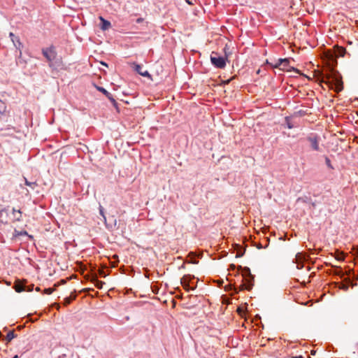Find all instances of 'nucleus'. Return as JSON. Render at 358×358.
<instances>
[{
  "label": "nucleus",
  "mask_w": 358,
  "mask_h": 358,
  "mask_svg": "<svg viewBox=\"0 0 358 358\" xmlns=\"http://www.w3.org/2000/svg\"><path fill=\"white\" fill-rule=\"evenodd\" d=\"M327 80H322L325 84L328 85L329 88L334 90L336 92H339L343 90V83L338 79H330L329 78H327Z\"/></svg>",
  "instance_id": "f257e3e1"
},
{
  "label": "nucleus",
  "mask_w": 358,
  "mask_h": 358,
  "mask_svg": "<svg viewBox=\"0 0 358 358\" xmlns=\"http://www.w3.org/2000/svg\"><path fill=\"white\" fill-rule=\"evenodd\" d=\"M42 53L46 59L50 62V66H52V61L56 58L57 52L54 46L43 48Z\"/></svg>",
  "instance_id": "f03ea898"
},
{
  "label": "nucleus",
  "mask_w": 358,
  "mask_h": 358,
  "mask_svg": "<svg viewBox=\"0 0 358 358\" xmlns=\"http://www.w3.org/2000/svg\"><path fill=\"white\" fill-rule=\"evenodd\" d=\"M210 61L215 67L219 69H223L226 66L225 59L223 57L217 56L215 52L210 55Z\"/></svg>",
  "instance_id": "7ed1b4c3"
},
{
  "label": "nucleus",
  "mask_w": 358,
  "mask_h": 358,
  "mask_svg": "<svg viewBox=\"0 0 358 358\" xmlns=\"http://www.w3.org/2000/svg\"><path fill=\"white\" fill-rule=\"evenodd\" d=\"M307 140L310 143V146L313 150L319 151L320 150V137L317 135H310L307 138Z\"/></svg>",
  "instance_id": "20e7f679"
},
{
  "label": "nucleus",
  "mask_w": 358,
  "mask_h": 358,
  "mask_svg": "<svg viewBox=\"0 0 358 358\" xmlns=\"http://www.w3.org/2000/svg\"><path fill=\"white\" fill-rule=\"evenodd\" d=\"M289 60L288 59H279L277 62L273 65V68H279L282 71H289Z\"/></svg>",
  "instance_id": "39448f33"
},
{
  "label": "nucleus",
  "mask_w": 358,
  "mask_h": 358,
  "mask_svg": "<svg viewBox=\"0 0 358 358\" xmlns=\"http://www.w3.org/2000/svg\"><path fill=\"white\" fill-rule=\"evenodd\" d=\"M97 90L102 92L103 94H105L110 100V101L113 103V104L116 106L117 105V102L115 101V100L113 99V97L112 96L111 94L109 93L106 89H104L103 87H96Z\"/></svg>",
  "instance_id": "423d86ee"
},
{
  "label": "nucleus",
  "mask_w": 358,
  "mask_h": 358,
  "mask_svg": "<svg viewBox=\"0 0 358 358\" xmlns=\"http://www.w3.org/2000/svg\"><path fill=\"white\" fill-rule=\"evenodd\" d=\"M9 36L12 41V42L13 43L14 45L15 46L16 48L17 49H20L21 46H22V43L19 39L18 37H16L13 33L10 32L9 34Z\"/></svg>",
  "instance_id": "0eeeda50"
},
{
  "label": "nucleus",
  "mask_w": 358,
  "mask_h": 358,
  "mask_svg": "<svg viewBox=\"0 0 358 358\" xmlns=\"http://www.w3.org/2000/svg\"><path fill=\"white\" fill-rule=\"evenodd\" d=\"M99 20L101 22V29L103 31L108 30L110 27V26H111L110 22L109 21L105 20L102 16L99 17Z\"/></svg>",
  "instance_id": "6e6552de"
},
{
  "label": "nucleus",
  "mask_w": 358,
  "mask_h": 358,
  "mask_svg": "<svg viewBox=\"0 0 358 358\" xmlns=\"http://www.w3.org/2000/svg\"><path fill=\"white\" fill-rule=\"evenodd\" d=\"M142 69V66L139 64H135V70L142 76L150 78V75L147 70H144V71H140V69Z\"/></svg>",
  "instance_id": "1a4fd4ad"
},
{
  "label": "nucleus",
  "mask_w": 358,
  "mask_h": 358,
  "mask_svg": "<svg viewBox=\"0 0 358 358\" xmlns=\"http://www.w3.org/2000/svg\"><path fill=\"white\" fill-rule=\"evenodd\" d=\"M7 216L8 213L6 208H3L0 210V222L6 223L7 222Z\"/></svg>",
  "instance_id": "9d476101"
},
{
  "label": "nucleus",
  "mask_w": 358,
  "mask_h": 358,
  "mask_svg": "<svg viewBox=\"0 0 358 358\" xmlns=\"http://www.w3.org/2000/svg\"><path fill=\"white\" fill-rule=\"evenodd\" d=\"M26 286L24 285L19 280L16 281L14 288L17 292H21L23 291H26Z\"/></svg>",
  "instance_id": "9b49d317"
},
{
  "label": "nucleus",
  "mask_w": 358,
  "mask_h": 358,
  "mask_svg": "<svg viewBox=\"0 0 358 358\" xmlns=\"http://www.w3.org/2000/svg\"><path fill=\"white\" fill-rule=\"evenodd\" d=\"M13 214L15 221L20 222L22 220V212L20 210H16V209L13 208Z\"/></svg>",
  "instance_id": "f8f14e48"
},
{
  "label": "nucleus",
  "mask_w": 358,
  "mask_h": 358,
  "mask_svg": "<svg viewBox=\"0 0 358 358\" xmlns=\"http://www.w3.org/2000/svg\"><path fill=\"white\" fill-rule=\"evenodd\" d=\"M241 289H248V290H250L251 289L252 287V284L251 282V280H246V282L243 285H242L241 286Z\"/></svg>",
  "instance_id": "ddd939ff"
},
{
  "label": "nucleus",
  "mask_w": 358,
  "mask_h": 358,
  "mask_svg": "<svg viewBox=\"0 0 358 358\" xmlns=\"http://www.w3.org/2000/svg\"><path fill=\"white\" fill-rule=\"evenodd\" d=\"M6 112V103L0 100V114L3 115Z\"/></svg>",
  "instance_id": "4468645a"
},
{
  "label": "nucleus",
  "mask_w": 358,
  "mask_h": 358,
  "mask_svg": "<svg viewBox=\"0 0 358 358\" xmlns=\"http://www.w3.org/2000/svg\"><path fill=\"white\" fill-rule=\"evenodd\" d=\"M24 182L25 185L30 187L32 189H34L37 186V183L36 182H29L26 178H24Z\"/></svg>",
  "instance_id": "2eb2a0df"
},
{
  "label": "nucleus",
  "mask_w": 358,
  "mask_h": 358,
  "mask_svg": "<svg viewBox=\"0 0 358 358\" xmlns=\"http://www.w3.org/2000/svg\"><path fill=\"white\" fill-rule=\"evenodd\" d=\"M15 337V334H14V331H10L8 333L6 336V340L8 342H10L11 340H13Z\"/></svg>",
  "instance_id": "dca6fc26"
},
{
  "label": "nucleus",
  "mask_w": 358,
  "mask_h": 358,
  "mask_svg": "<svg viewBox=\"0 0 358 358\" xmlns=\"http://www.w3.org/2000/svg\"><path fill=\"white\" fill-rule=\"evenodd\" d=\"M14 235H15V236H19L28 235V234L26 231H18L17 230H15Z\"/></svg>",
  "instance_id": "f3484780"
},
{
  "label": "nucleus",
  "mask_w": 358,
  "mask_h": 358,
  "mask_svg": "<svg viewBox=\"0 0 358 358\" xmlns=\"http://www.w3.org/2000/svg\"><path fill=\"white\" fill-rule=\"evenodd\" d=\"M325 163L328 168H329L330 169H334L331 160L327 157H325Z\"/></svg>",
  "instance_id": "a211bd4d"
},
{
  "label": "nucleus",
  "mask_w": 358,
  "mask_h": 358,
  "mask_svg": "<svg viewBox=\"0 0 358 358\" xmlns=\"http://www.w3.org/2000/svg\"><path fill=\"white\" fill-rule=\"evenodd\" d=\"M181 283L182 285L184 286V287H186L187 285V280H186V278L185 277H183L182 279H181Z\"/></svg>",
  "instance_id": "6ab92c4d"
},
{
  "label": "nucleus",
  "mask_w": 358,
  "mask_h": 358,
  "mask_svg": "<svg viewBox=\"0 0 358 358\" xmlns=\"http://www.w3.org/2000/svg\"><path fill=\"white\" fill-rule=\"evenodd\" d=\"M44 292H45V294H52V293L53 289H51V288H48V289H45Z\"/></svg>",
  "instance_id": "aec40b11"
},
{
  "label": "nucleus",
  "mask_w": 358,
  "mask_h": 358,
  "mask_svg": "<svg viewBox=\"0 0 358 358\" xmlns=\"http://www.w3.org/2000/svg\"><path fill=\"white\" fill-rule=\"evenodd\" d=\"M103 284V282H101V281H97L96 282V287L99 288V289H101L102 288V285Z\"/></svg>",
  "instance_id": "412c9836"
},
{
  "label": "nucleus",
  "mask_w": 358,
  "mask_h": 358,
  "mask_svg": "<svg viewBox=\"0 0 358 358\" xmlns=\"http://www.w3.org/2000/svg\"><path fill=\"white\" fill-rule=\"evenodd\" d=\"M72 301V299L71 298H66L64 299V301H65V304H69L71 303V301Z\"/></svg>",
  "instance_id": "4be33fe9"
},
{
  "label": "nucleus",
  "mask_w": 358,
  "mask_h": 358,
  "mask_svg": "<svg viewBox=\"0 0 358 358\" xmlns=\"http://www.w3.org/2000/svg\"><path fill=\"white\" fill-rule=\"evenodd\" d=\"M99 210H100V214L103 216L104 220H106V217H105L104 213H103V208L101 206Z\"/></svg>",
  "instance_id": "5701e85b"
},
{
  "label": "nucleus",
  "mask_w": 358,
  "mask_h": 358,
  "mask_svg": "<svg viewBox=\"0 0 358 358\" xmlns=\"http://www.w3.org/2000/svg\"><path fill=\"white\" fill-rule=\"evenodd\" d=\"M287 127L289 129H292L294 127L293 124H291L290 122H287Z\"/></svg>",
  "instance_id": "b1692460"
},
{
  "label": "nucleus",
  "mask_w": 358,
  "mask_h": 358,
  "mask_svg": "<svg viewBox=\"0 0 358 358\" xmlns=\"http://www.w3.org/2000/svg\"><path fill=\"white\" fill-rule=\"evenodd\" d=\"M336 259L338 260V261H342L343 259V258L341 256V255H338Z\"/></svg>",
  "instance_id": "393cba45"
},
{
  "label": "nucleus",
  "mask_w": 358,
  "mask_h": 358,
  "mask_svg": "<svg viewBox=\"0 0 358 358\" xmlns=\"http://www.w3.org/2000/svg\"><path fill=\"white\" fill-rule=\"evenodd\" d=\"M292 358H303V357L301 355H299V356L293 357Z\"/></svg>",
  "instance_id": "a878e982"
},
{
  "label": "nucleus",
  "mask_w": 358,
  "mask_h": 358,
  "mask_svg": "<svg viewBox=\"0 0 358 358\" xmlns=\"http://www.w3.org/2000/svg\"><path fill=\"white\" fill-rule=\"evenodd\" d=\"M302 267H303V266H302V265H300V264H298V265H297V268H299H299H301Z\"/></svg>",
  "instance_id": "bb28decb"
},
{
  "label": "nucleus",
  "mask_w": 358,
  "mask_h": 358,
  "mask_svg": "<svg viewBox=\"0 0 358 358\" xmlns=\"http://www.w3.org/2000/svg\"><path fill=\"white\" fill-rule=\"evenodd\" d=\"M141 21H142V19H141V18H138V19L137 20V22H141Z\"/></svg>",
  "instance_id": "cd10ccee"
},
{
  "label": "nucleus",
  "mask_w": 358,
  "mask_h": 358,
  "mask_svg": "<svg viewBox=\"0 0 358 358\" xmlns=\"http://www.w3.org/2000/svg\"><path fill=\"white\" fill-rule=\"evenodd\" d=\"M13 358H19L18 355H15Z\"/></svg>",
  "instance_id": "c85d7f7f"
},
{
  "label": "nucleus",
  "mask_w": 358,
  "mask_h": 358,
  "mask_svg": "<svg viewBox=\"0 0 358 358\" xmlns=\"http://www.w3.org/2000/svg\"><path fill=\"white\" fill-rule=\"evenodd\" d=\"M101 64H102L103 65H104V66H107V65H106V63H104V62H101Z\"/></svg>",
  "instance_id": "c756f323"
},
{
  "label": "nucleus",
  "mask_w": 358,
  "mask_h": 358,
  "mask_svg": "<svg viewBox=\"0 0 358 358\" xmlns=\"http://www.w3.org/2000/svg\"><path fill=\"white\" fill-rule=\"evenodd\" d=\"M31 287H29V289H27V291H31Z\"/></svg>",
  "instance_id": "7c9ffc66"
},
{
  "label": "nucleus",
  "mask_w": 358,
  "mask_h": 358,
  "mask_svg": "<svg viewBox=\"0 0 358 358\" xmlns=\"http://www.w3.org/2000/svg\"><path fill=\"white\" fill-rule=\"evenodd\" d=\"M31 287H29V289H27V291H31Z\"/></svg>",
  "instance_id": "2f4dec72"
},
{
  "label": "nucleus",
  "mask_w": 358,
  "mask_h": 358,
  "mask_svg": "<svg viewBox=\"0 0 358 358\" xmlns=\"http://www.w3.org/2000/svg\"><path fill=\"white\" fill-rule=\"evenodd\" d=\"M140 71H144V70H143V68L140 69Z\"/></svg>",
  "instance_id": "473e14b6"
}]
</instances>
